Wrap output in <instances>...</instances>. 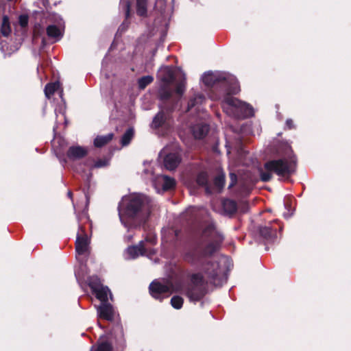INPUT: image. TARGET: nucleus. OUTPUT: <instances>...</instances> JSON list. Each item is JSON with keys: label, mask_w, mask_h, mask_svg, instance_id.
Returning a JSON list of instances; mask_svg holds the SVG:
<instances>
[{"label": "nucleus", "mask_w": 351, "mask_h": 351, "mask_svg": "<svg viewBox=\"0 0 351 351\" xmlns=\"http://www.w3.org/2000/svg\"><path fill=\"white\" fill-rule=\"evenodd\" d=\"M230 183L228 186V188L232 187L236 183L237 180V175L234 173H230Z\"/></svg>", "instance_id": "72a5a7b5"}, {"label": "nucleus", "mask_w": 351, "mask_h": 351, "mask_svg": "<svg viewBox=\"0 0 351 351\" xmlns=\"http://www.w3.org/2000/svg\"><path fill=\"white\" fill-rule=\"evenodd\" d=\"M152 183L158 193H160V190H170L176 185L173 178L164 175H158L154 178Z\"/></svg>", "instance_id": "4468645a"}, {"label": "nucleus", "mask_w": 351, "mask_h": 351, "mask_svg": "<svg viewBox=\"0 0 351 351\" xmlns=\"http://www.w3.org/2000/svg\"><path fill=\"white\" fill-rule=\"evenodd\" d=\"M147 0H136V13L141 16H145L147 14Z\"/></svg>", "instance_id": "5701e85b"}, {"label": "nucleus", "mask_w": 351, "mask_h": 351, "mask_svg": "<svg viewBox=\"0 0 351 351\" xmlns=\"http://www.w3.org/2000/svg\"><path fill=\"white\" fill-rule=\"evenodd\" d=\"M60 87L59 82L49 83L45 86V96L49 99L52 95L58 90Z\"/></svg>", "instance_id": "b1692460"}, {"label": "nucleus", "mask_w": 351, "mask_h": 351, "mask_svg": "<svg viewBox=\"0 0 351 351\" xmlns=\"http://www.w3.org/2000/svg\"><path fill=\"white\" fill-rule=\"evenodd\" d=\"M133 136L134 130L132 128L128 129L126 132L123 134L121 140V143L122 146H126L129 145Z\"/></svg>", "instance_id": "393cba45"}, {"label": "nucleus", "mask_w": 351, "mask_h": 351, "mask_svg": "<svg viewBox=\"0 0 351 351\" xmlns=\"http://www.w3.org/2000/svg\"><path fill=\"white\" fill-rule=\"evenodd\" d=\"M174 0H156L155 10L158 12L165 21L169 20L173 12Z\"/></svg>", "instance_id": "f8f14e48"}, {"label": "nucleus", "mask_w": 351, "mask_h": 351, "mask_svg": "<svg viewBox=\"0 0 351 351\" xmlns=\"http://www.w3.org/2000/svg\"><path fill=\"white\" fill-rule=\"evenodd\" d=\"M68 196L71 199L72 198V192L71 191H69L68 192Z\"/></svg>", "instance_id": "58836bf2"}, {"label": "nucleus", "mask_w": 351, "mask_h": 351, "mask_svg": "<svg viewBox=\"0 0 351 351\" xmlns=\"http://www.w3.org/2000/svg\"><path fill=\"white\" fill-rule=\"evenodd\" d=\"M260 234L267 242L273 243L277 238V229L268 226L261 227Z\"/></svg>", "instance_id": "f3484780"}, {"label": "nucleus", "mask_w": 351, "mask_h": 351, "mask_svg": "<svg viewBox=\"0 0 351 351\" xmlns=\"http://www.w3.org/2000/svg\"><path fill=\"white\" fill-rule=\"evenodd\" d=\"M120 9L124 12L125 19H128L130 16V0H121L120 1Z\"/></svg>", "instance_id": "cd10ccee"}, {"label": "nucleus", "mask_w": 351, "mask_h": 351, "mask_svg": "<svg viewBox=\"0 0 351 351\" xmlns=\"http://www.w3.org/2000/svg\"><path fill=\"white\" fill-rule=\"evenodd\" d=\"M113 136L112 133L104 136H97L94 140V145L97 147H101L109 143L112 139Z\"/></svg>", "instance_id": "aec40b11"}, {"label": "nucleus", "mask_w": 351, "mask_h": 351, "mask_svg": "<svg viewBox=\"0 0 351 351\" xmlns=\"http://www.w3.org/2000/svg\"><path fill=\"white\" fill-rule=\"evenodd\" d=\"M203 236L210 240L207 244L197 243L183 254L184 261L194 267L193 271H186L189 283L180 280L174 282L170 280H154L149 285L153 298L162 301L176 292L184 294L190 302H196L206 294L208 284L221 286L226 281L219 263L210 260L223 241V234L210 223L204 228Z\"/></svg>", "instance_id": "f257e3e1"}, {"label": "nucleus", "mask_w": 351, "mask_h": 351, "mask_svg": "<svg viewBox=\"0 0 351 351\" xmlns=\"http://www.w3.org/2000/svg\"><path fill=\"white\" fill-rule=\"evenodd\" d=\"M183 302V298L179 295H175L171 299V304L176 309L181 308Z\"/></svg>", "instance_id": "c756f323"}, {"label": "nucleus", "mask_w": 351, "mask_h": 351, "mask_svg": "<svg viewBox=\"0 0 351 351\" xmlns=\"http://www.w3.org/2000/svg\"><path fill=\"white\" fill-rule=\"evenodd\" d=\"M154 77L151 75L143 76L138 79V85L140 89H144L147 85L151 84Z\"/></svg>", "instance_id": "a878e982"}, {"label": "nucleus", "mask_w": 351, "mask_h": 351, "mask_svg": "<svg viewBox=\"0 0 351 351\" xmlns=\"http://www.w3.org/2000/svg\"><path fill=\"white\" fill-rule=\"evenodd\" d=\"M205 101L206 98L202 93H194L189 101L187 110L190 111L194 109L195 112L197 113H202V115L199 116L200 118H204L206 116V114L203 112L202 105Z\"/></svg>", "instance_id": "2eb2a0df"}, {"label": "nucleus", "mask_w": 351, "mask_h": 351, "mask_svg": "<svg viewBox=\"0 0 351 351\" xmlns=\"http://www.w3.org/2000/svg\"><path fill=\"white\" fill-rule=\"evenodd\" d=\"M55 114L56 115L57 119H58L59 116H62V118L65 119V110L64 106H60L58 108H56Z\"/></svg>", "instance_id": "473e14b6"}, {"label": "nucleus", "mask_w": 351, "mask_h": 351, "mask_svg": "<svg viewBox=\"0 0 351 351\" xmlns=\"http://www.w3.org/2000/svg\"><path fill=\"white\" fill-rule=\"evenodd\" d=\"M87 153V149L77 145L70 147L67 151L66 155L69 160H77L84 157Z\"/></svg>", "instance_id": "dca6fc26"}, {"label": "nucleus", "mask_w": 351, "mask_h": 351, "mask_svg": "<svg viewBox=\"0 0 351 351\" xmlns=\"http://www.w3.org/2000/svg\"><path fill=\"white\" fill-rule=\"evenodd\" d=\"M214 184L219 190L223 188L225 184V174L223 173H220L215 178Z\"/></svg>", "instance_id": "c85d7f7f"}, {"label": "nucleus", "mask_w": 351, "mask_h": 351, "mask_svg": "<svg viewBox=\"0 0 351 351\" xmlns=\"http://www.w3.org/2000/svg\"><path fill=\"white\" fill-rule=\"evenodd\" d=\"M108 161L106 160H99L94 162L93 159H88L84 163V166L86 167V169H84L82 168L81 166H80L77 168V171L84 173L83 177L84 178L85 181L89 182L92 177L90 169L93 168H100L106 167L108 165Z\"/></svg>", "instance_id": "ddd939ff"}, {"label": "nucleus", "mask_w": 351, "mask_h": 351, "mask_svg": "<svg viewBox=\"0 0 351 351\" xmlns=\"http://www.w3.org/2000/svg\"><path fill=\"white\" fill-rule=\"evenodd\" d=\"M47 21L51 23L47 27V35L53 42L60 40L63 36L64 22L62 17L56 13L48 12Z\"/></svg>", "instance_id": "1a4fd4ad"}, {"label": "nucleus", "mask_w": 351, "mask_h": 351, "mask_svg": "<svg viewBox=\"0 0 351 351\" xmlns=\"http://www.w3.org/2000/svg\"><path fill=\"white\" fill-rule=\"evenodd\" d=\"M131 238H132V237H131V236H128V240H130V239H131Z\"/></svg>", "instance_id": "a19ab883"}, {"label": "nucleus", "mask_w": 351, "mask_h": 351, "mask_svg": "<svg viewBox=\"0 0 351 351\" xmlns=\"http://www.w3.org/2000/svg\"><path fill=\"white\" fill-rule=\"evenodd\" d=\"M79 223L83 219L89 221V217L87 213L84 211L81 216H77ZM90 239L85 232V229L82 225L79 224V229L77 234L75 241L76 258L80 264L79 269H76L75 275L77 278H84V274L87 273L86 263L90 254Z\"/></svg>", "instance_id": "423d86ee"}, {"label": "nucleus", "mask_w": 351, "mask_h": 351, "mask_svg": "<svg viewBox=\"0 0 351 351\" xmlns=\"http://www.w3.org/2000/svg\"><path fill=\"white\" fill-rule=\"evenodd\" d=\"M88 285L92 291L95 294L97 299H99L101 304L97 307V314L100 318L111 321L114 317V309L112 306L107 304L108 295L109 294L110 298L112 299V295L108 287L104 286L101 283V280L97 276H91L88 280Z\"/></svg>", "instance_id": "0eeeda50"}, {"label": "nucleus", "mask_w": 351, "mask_h": 351, "mask_svg": "<svg viewBox=\"0 0 351 351\" xmlns=\"http://www.w3.org/2000/svg\"><path fill=\"white\" fill-rule=\"evenodd\" d=\"M146 243L155 245L156 238L154 236H151L147 237L145 241H141L137 245L128 247L125 254V258L134 259L140 255L146 256L149 258H152L156 252L154 248L147 247Z\"/></svg>", "instance_id": "6e6552de"}, {"label": "nucleus", "mask_w": 351, "mask_h": 351, "mask_svg": "<svg viewBox=\"0 0 351 351\" xmlns=\"http://www.w3.org/2000/svg\"><path fill=\"white\" fill-rule=\"evenodd\" d=\"M209 125L207 123H199L191 127V132L195 138H203L208 133Z\"/></svg>", "instance_id": "a211bd4d"}, {"label": "nucleus", "mask_w": 351, "mask_h": 351, "mask_svg": "<svg viewBox=\"0 0 351 351\" xmlns=\"http://www.w3.org/2000/svg\"><path fill=\"white\" fill-rule=\"evenodd\" d=\"M159 158L162 160L165 167L170 171L178 167L181 162V156L176 145H168L159 153Z\"/></svg>", "instance_id": "9d476101"}, {"label": "nucleus", "mask_w": 351, "mask_h": 351, "mask_svg": "<svg viewBox=\"0 0 351 351\" xmlns=\"http://www.w3.org/2000/svg\"><path fill=\"white\" fill-rule=\"evenodd\" d=\"M0 32L5 37L8 36L11 32L9 18L6 15H4L3 17Z\"/></svg>", "instance_id": "4be33fe9"}, {"label": "nucleus", "mask_w": 351, "mask_h": 351, "mask_svg": "<svg viewBox=\"0 0 351 351\" xmlns=\"http://www.w3.org/2000/svg\"><path fill=\"white\" fill-rule=\"evenodd\" d=\"M197 182L199 185L205 186L208 183V175L206 172H200L197 176Z\"/></svg>", "instance_id": "7c9ffc66"}, {"label": "nucleus", "mask_w": 351, "mask_h": 351, "mask_svg": "<svg viewBox=\"0 0 351 351\" xmlns=\"http://www.w3.org/2000/svg\"><path fill=\"white\" fill-rule=\"evenodd\" d=\"M286 127L288 129H291L293 128V123L291 119H289L286 121Z\"/></svg>", "instance_id": "e433bc0d"}, {"label": "nucleus", "mask_w": 351, "mask_h": 351, "mask_svg": "<svg viewBox=\"0 0 351 351\" xmlns=\"http://www.w3.org/2000/svg\"><path fill=\"white\" fill-rule=\"evenodd\" d=\"M165 231L166 230H162V240L165 241L166 242L171 241L173 239H174L175 237H176L178 236V234L177 230H175L173 229H169L168 232H169V234H173V236H172L173 238L172 239L167 238L165 235Z\"/></svg>", "instance_id": "2f4dec72"}, {"label": "nucleus", "mask_w": 351, "mask_h": 351, "mask_svg": "<svg viewBox=\"0 0 351 351\" xmlns=\"http://www.w3.org/2000/svg\"><path fill=\"white\" fill-rule=\"evenodd\" d=\"M19 23H20V25L22 27H25L27 25V23H28L27 17L26 16H23V15L20 16V17H19Z\"/></svg>", "instance_id": "f704fd0d"}, {"label": "nucleus", "mask_w": 351, "mask_h": 351, "mask_svg": "<svg viewBox=\"0 0 351 351\" xmlns=\"http://www.w3.org/2000/svg\"><path fill=\"white\" fill-rule=\"evenodd\" d=\"M151 199L143 194L124 196L118 206L121 223L127 228L136 227L148 217Z\"/></svg>", "instance_id": "7ed1b4c3"}, {"label": "nucleus", "mask_w": 351, "mask_h": 351, "mask_svg": "<svg viewBox=\"0 0 351 351\" xmlns=\"http://www.w3.org/2000/svg\"><path fill=\"white\" fill-rule=\"evenodd\" d=\"M199 212L200 210L198 208L195 206H191L182 214V218L188 221L193 222L197 219Z\"/></svg>", "instance_id": "6ab92c4d"}, {"label": "nucleus", "mask_w": 351, "mask_h": 351, "mask_svg": "<svg viewBox=\"0 0 351 351\" xmlns=\"http://www.w3.org/2000/svg\"><path fill=\"white\" fill-rule=\"evenodd\" d=\"M180 75L182 79L176 85V93L180 99L185 90V75L180 69H174L172 66H162L157 77L163 83L159 89V96L161 100H168L173 95V90L170 85Z\"/></svg>", "instance_id": "39448f33"}, {"label": "nucleus", "mask_w": 351, "mask_h": 351, "mask_svg": "<svg viewBox=\"0 0 351 351\" xmlns=\"http://www.w3.org/2000/svg\"><path fill=\"white\" fill-rule=\"evenodd\" d=\"M296 162L291 147L286 145L281 158L269 160L264 165L265 171H261V180L269 182L272 178V173L281 177H289L295 171Z\"/></svg>", "instance_id": "20e7f679"}, {"label": "nucleus", "mask_w": 351, "mask_h": 351, "mask_svg": "<svg viewBox=\"0 0 351 351\" xmlns=\"http://www.w3.org/2000/svg\"><path fill=\"white\" fill-rule=\"evenodd\" d=\"M94 347L93 346L90 351H93ZM95 351H112V345L106 341L99 343Z\"/></svg>", "instance_id": "bb28decb"}, {"label": "nucleus", "mask_w": 351, "mask_h": 351, "mask_svg": "<svg viewBox=\"0 0 351 351\" xmlns=\"http://www.w3.org/2000/svg\"><path fill=\"white\" fill-rule=\"evenodd\" d=\"M224 211L228 214H233L237 211V205L235 201L232 199H225L222 203Z\"/></svg>", "instance_id": "412c9836"}, {"label": "nucleus", "mask_w": 351, "mask_h": 351, "mask_svg": "<svg viewBox=\"0 0 351 351\" xmlns=\"http://www.w3.org/2000/svg\"><path fill=\"white\" fill-rule=\"evenodd\" d=\"M128 26V23L125 21L124 22H123V23L119 26V29H118V32H124L127 27Z\"/></svg>", "instance_id": "c9c22d12"}, {"label": "nucleus", "mask_w": 351, "mask_h": 351, "mask_svg": "<svg viewBox=\"0 0 351 351\" xmlns=\"http://www.w3.org/2000/svg\"><path fill=\"white\" fill-rule=\"evenodd\" d=\"M171 127L169 113L161 110L158 112L154 117L151 123V128L156 130V133L159 136L166 134L167 130Z\"/></svg>", "instance_id": "9b49d317"}, {"label": "nucleus", "mask_w": 351, "mask_h": 351, "mask_svg": "<svg viewBox=\"0 0 351 351\" xmlns=\"http://www.w3.org/2000/svg\"><path fill=\"white\" fill-rule=\"evenodd\" d=\"M284 217H285V218H287V217H289V215H288V214L284 213Z\"/></svg>", "instance_id": "ea45409f"}, {"label": "nucleus", "mask_w": 351, "mask_h": 351, "mask_svg": "<svg viewBox=\"0 0 351 351\" xmlns=\"http://www.w3.org/2000/svg\"><path fill=\"white\" fill-rule=\"evenodd\" d=\"M202 81L205 86L213 88L210 99L220 100L223 110L227 115L236 119L254 116V110L250 104L232 97L240 91L239 82L234 75L208 71L204 73Z\"/></svg>", "instance_id": "f03ea898"}, {"label": "nucleus", "mask_w": 351, "mask_h": 351, "mask_svg": "<svg viewBox=\"0 0 351 351\" xmlns=\"http://www.w3.org/2000/svg\"><path fill=\"white\" fill-rule=\"evenodd\" d=\"M43 4L46 8H47L49 5V0H43Z\"/></svg>", "instance_id": "4c0bfd02"}]
</instances>
